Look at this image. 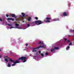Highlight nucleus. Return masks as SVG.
Segmentation results:
<instances>
[{"mask_svg":"<svg viewBox=\"0 0 74 74\" xmlns=\"http://www.w3.org/2000/svg\"><path fill=\"white\" fill-rule=\"evenodd\" d=\"M18 60H23V63H25V62H26L27 60H26V57H22L19 58H18L17 60H13L11 59H10V60L11 62H13L14 63V64H13L12 65V66H14L15 65L16 63H19V62L18 61Z\"/></svg>","mask_w":74,"mask_h":74,"instance_id":"obj_1","label":"nucleus"},{"mask_svg":"<svg viewBox=\"0 0 74 74\" xmlns=\"http://www.w3.org/2000/svg\"><path fill=\"white\" fill-rule=\"evenodd\" d=\"M43 23V22L41 21H34L32 23V24H36V25H39Z\"/></svg>","mask_w":74,"mask_h":74,"instance_id":"obj_2","label":"nucleus"},{"mask_svg":"<svg viewBox=\"0 0 74 74\" xmlns=\"http://www.w3.org/2000/svg\"><path fill=\"white\" fill-rule=\"evenodd\" d=\"M40 48H44V46H40L38 47L33 48V50L32 51V52H36L37 50L36 49H38Z\"/></svg>","mask_w":74,"mask_h":74,"instance_id":"obj_3","label":"nucleus"},{"mask_svg":"<svg viewBox=\"0 0 74 74\" xmlns=\"http://www.w3.org/2000/svg\"><path fill=\"white\" fill-rule=\"evenodd\" d=\"M51 19V17H47L46 18V20H47V21L46 20H44V22H51V21H50L48 20H50V19Z\"/></svg>","mask_w":74,"mask_h":74,"instance_id":"obj_4","label":"nucleus"},{"mask_svg":"<svg viewBox=\"0 0 74 74\" xmlns=\"http://www.w3.org/2000/svg\"><path fill=\"white\" fill-rule=\"evenodd\" d=\"M7 20H8V21L10 20V21H14V19L11 18H7Z\"/></svg>","mask_w":74,"mask_h":74,"instance_id":"obj_5","label":"nucleus"},{"mask_svg":"<svg viewBox=\"0 0 74 74\" xmlns=\"http://www.w3.org/2000/svg\"><path fill=\"white\" fill-rule=\"evenodd\" d=\"M44 43H43V42H41V41H39L38 43V44H41V45L43 44Z\"/></svg>","mask_w":74,"mask_h":74,"instance_id":"obj_6","label":"nucleus"},{"mask_svg":"<svg viewBox=\"0 0 74 74\" xmlns=\"http://www.w3.org/2000/svg\"><path fill=\"white\" fill-rule=\"evenodd\" d=\"M63 16H67V13L66 12H64L63 13Z\"/></svg>","mask_w":74,"mask_h":74,"instance_id":"obj_7","label":"nucleus"},{"mask_svg":"<svg viewBox=\"0 0 74 74\" xmlns=\"http://www.w3.org/2000/svg\"><path fill=\"white\" fill-rule=\"evenodd\" d=\"M11 16H12V17H15L16 18V17H15V15L14 14H11Z\"/></svg>","mask_w":74,"mask_h":74,"instance_id":"obj_8","label":"nucleus"},{"mask_svg":"<svg viewBox=\"0 0 74 74\" xmlns=\"http://www.w3.org/2000/svg\"><path fill=\"white\" fill-rule=\"evenodd\" d=\"M54 49L55 50V49H56L57 50H58V49H59V47H54Z\"/></svg>","mask_w":74,"mask_h":74,"instance_id":"obj_9","label":"nucleus"},{"mask_svg":"<svg viewBox=\"0 0 74 74\" xmlns=\"http://www.w3.org/2000/svg\"><path fill=\"white\" fill-rule=\"evenodd\" d=\"M55 49H52L51 50V52H52L53 51H55Z\"/></svg>","mask_w":74,"mask_h":74,"instance_id":"obj_10","label":"nucleus"},{"mask_svg":"<svg viewBox=\"0 0 74 74\" xmlns=\"http://www.w3.org/2000/svg\"><path fill=\"white\" fill-rule=\"evenodd\" d=\"M21 14L23 16V17H24V16H25V13H21Z\"/></svg>","mask_w":74,"mask_h":74,"instance_id":"obj_11","label":"nucleus"},{"mask_svg":"<svg viewBox=\"0 0 74 74\" xmlns=\"http://www.w3.org/2000/svg\"><path fill=\"white\" fill-rule=\"evenodd\" d=\"M69 31H70V32H74V30H72V29L69 30Z\"/></svg>","mask_w":74,"mask_h":74,"instance_id":"obj_12","label":"nucleus"},{"mask_svg":"<svg viewBox=\"0 0 74 74\" xmlns=\"http://www.w3.org/2000/svg\"><path fill=\"white\" fill-rule=\"evenodd\" d=\"M8 67H11V65H10V64L8 63Z\"/></svg>","mask_w":74,"mask_h":74,"instance_id":"obj_13","label":"nucleus"},{"mask_svg":"<svg viewBox=\"0 0 74 74\" xmlns=\"http://www.w3.org/2000/svg\"><path fill=\"white\" fill-rule=\"evenodd\" d=\"M31 20V17H29L28 19V21H29Z\"/></svg>","mask_w":74,"mask_h":74,"instance_id":"obj_14","label":"nucleus"},{"mask_svg":"<svg viewBox=\"0 0 74 74\" xmlns=\"http://www.w3.org/2000/svg\"><path fill=\"white\" fill-rule=\"evenodd\" d=\"M5 61H6L7 62H8V61L7 59L5 58Z\"/></svg>","mask_w":74,"mask_h":74,"instance_id":"obj_15","label":"nucleus"},{"mask_svg":"<svg viewBox=\"0 0 74 74\" xmlns=\"http://www.w3.org/2000/svg\"><path fill=\"white\" fill-rule=\"evenodd\" d=\"M15 25L16 26H19V25L18 24H16Z\"/></svg>","mask_w":74,"mask_h":74,"instance_id":"obj_16","label":"nucleus"},{"mask_svg":"<svg viewBox=\"0 0 74 74\" xmlns=\"http://www.w3.org/2000/svg\"><path fill=\"white\" fill-rule=\"evenodd\" d=\"M42 56V57H43L44 56V54H42V53H41V54Z\"/></svg>","mask_w":74,"mask_h":74,"instance_id":"obj_17","label":"nucleus"},{"mask_svg":"<svg viewBox=\"0 0 74 74\" xmlns=\"http://www.w3.org/2000/svg\"><path fill=\"white\" fill-rule=\"evenodd\" d=\"M35 19H36V20H37V19H38V17H35Z\"/></svg>","mask_w":74,"mask_h":74,"instance_id":"obj_18","label":"nucleus"},{"mask_svg":"<svg viewBox=\"0 0 74 74\" xmlns=\"http://www.w3.org/2000/svg\"><path fill=\"white\" fill-rule=\"evenodd\" d=\"M70 48V47L68 46L67 47V48H66V49H68L69 48Z\"/></svg>","mask_w":74,"mask_h":74,"instance_id":"obj_19","label":"nucleus"},{"mask_svg":"<svg viewBox=\"0 0 74 74\" xmlns=\"http://www.w3.org/2000/svg\"><path fill=\"white\" fill-rule=\"evenodd\" d=\"M72 45V43H70L69 44V45Z\"/></svg>","mask_w":74,"mask_h":74,"instance_id":"obj_20","label":"nucleus"},{"mask_svg":"<svg viewBox=\"0 0 74 74\" xmlns=\"http://www.w3.org/2000/svg\"><path fill=\"white\" fill-rule=\"evenodd\" d=\"M28 45V44H27V43H26L25 44V46H26V47H27Z\"/></svg>","mask_w":74,"mask_h":74,"instance_id":"obj_21","label":"nucleus"},{"mask_svg":"<svg viewBox=\"0 0 74 74\" xmlns=\"http://www.w3.org/2000/svg\"><path fill=\"white\" fill-rule=\"evenodd\" d=\"M45 55H48V53L47 52L46 53H45Z\"/></svg>","mask_w":74,"mask_h":74,"instance_id":"obj_22","label":"nucleus"},{"mask_svg":"<svg viewBox=\"0 0 74 74\" xmlns=\"http://www.w3.org/2000/svg\"><path fill=\"white\" fill-rule=\"evenodd\" d=\"M70 42V41L69 40L67 41V42Z\"/></svg>","mask_w":74,"mask_h":74,"instance_id":"obj_23","label":"nucleus"},{"mask_svg":"<svg viewBox=\"0 0 74 74\" xmlns=\"http://www.w3.org/2000/svg\"><path fill=\"white\" fill-rule=\"evenodd\" d=\"M6 16L7 17H8V16H9V15L7 14H6Z\"/></svg>","mask_w":74,"mask_h":74,"instance_id":"obj_24","label":"nucleus"},{"mask_svg":"<svg viewBox=\"0 0 74 74\" xmlns=\"http://www.w3.org/2000/svg\"><path fill=\"white\" fill-rule=\"evenodd\" d=\"M64 40L65 41H67V39H66V38H65L64 39Z\"/></svg>","mask_w":74,"mask_h":74,"instance_id":"obj_25","label":"nucleus"},{"mask_svg":"<svg viewBox=\"0 0 74 74\" xmlns=\"http://www.w3.org/2000/svg\"><path fill=\"white\" fill-rule=\"evenodd\" d=\"M12 28H15V27H11L10 28V29H12Z\"/></svg>","mask_w":74,"mask_h":74,"instance_id":"obj_26","label":"nucleus"},{"mask_svg":"<svg viewBox=\"0 0 74 74\" xmlns=\"http://www.w3.org/2000/svg\"><path fill=\"white\" fill-rule=\"evenodd\" d=\"M30 26V25L29 24H27V26H28V27H29V26Z\"/></svg>","mask_w":74,"mask_h":74,"instance_id":"obj_27","label":"nucleus"},{"mask_svg":"<svg viewBox=\"0 0 74 74\" xmlns=\"http://www.w3.org/2000/svg\"><path fill=\"white\" fill-rule=\"evenodd\" d=\"M8 25L9 26H12L11 25H10V24H8Z\"/></svg>","mask_w":74,"mask_h":74,"instance_id":"obj_28","label":"nucleus"},{"mask_svg":"<svg viewBox=\"0 0 74 74\" xmlns=\"http://www.w3.org/2000/svg\"><path fill=\"white\" fill-rule=\"evenodd\" d=\"M0 21H1V22H2V20H1V18H0Z\"/></svg>","mask_w":74,"mask_h":74,"instance_id":"obj_29","label":"nucleus"},{"mask_svg":"<svg viewBox=\"0 0 74 74\" xmlns=\"http://www.w3.org/2000/svg\"><path fill=\"white\" fill-rule=\"evenodd\" d=\"M68 36L69 37H70V36H70V35H68Z\"/></svg>","mask_w":74,"mask_h":74,"instance_id":"obj_30","label":"nucleus"},{"mask_svg":"<svg viewBox=\"0 0 74 74\" xmlns=\"http://www.w3.org/2000/svg\"><path fill=\"white\" fill-rule=\"evenodd\" d=\"M39 53H41V51H39Z\"/></svg>","mask_w":74,"mask_h":74,"instance_id":"obj_31","label":"nucleus"},{"mask_svg":"<svg viewBox=\"0 0 74 74\" xmlns=\"http://www.w3.org/2000/svg\"><path fill=\"white\" fill-rule=\"evenodd\" d=\"M1 58V56H0V58Z\"/></svg>","mask_w":74,"mask_h":74,"instance_id":"obj_32","label":"nucleus"},{"mask_svg":"<svg viewBox=\"0 0 74 74\" xmlns=\"http://www.w3.org/2000/svg\"><path fill=\"white\" fill-rule=\"evenodd\" d=\"M6 57L7 58H8V56H6Z\"/></svg>","mask_w":74,"mask_h":74,"instance_id":"obj_33","label":"nucleus"},{"mask_svg":"<svg viewBox=\"0 0 74 74\" xmlns=\"http://www.w3.org/2000/svg\"><path fill=\"white\" fill-rule=\"evenodd\" d=\"M1 51V50L0 49V51Z\"/></svg>","mask_w":74,"mask_h":74,"instance_id":"obj_34","label":"nucleus"},{"mask_svg":"<svg viewBox=\"0 0 74 74\" xmlns=\"http://www.w3.org/2000/svg\"><path fill=\"white\" fill-rule=\"evenodd\" d=\"M54 21H57V20H55Z\"/></svg>","mask_w":74,"mask_h":74,"instance_id":"obj_35","label":"nucleus"},{"mask_svg":"<svg viewBox=\"0 0 74 74\" xmlns=\"http://www.w3.org/2000/svg\"><path fill=\"white\" fill-rule=\"evenodd\" d=\"M4 58H5V57H4Z\"/></svg>","mask_w":74,"mask_h":74,"instance_id":"obj_36","label":"nucleus"}]
</instances>
